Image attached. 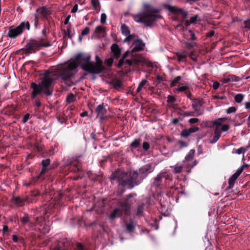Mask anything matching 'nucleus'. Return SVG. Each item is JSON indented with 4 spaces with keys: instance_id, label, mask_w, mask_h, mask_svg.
I'll return each mask as SVG.
<instances>
[{
    "instance_id": "7",
    "label": "nucleus",
    "mask_w": 250,
    "mask_h": 250,
    "mask_svg": "<svg viewBox=\"0 0 250 250\" xmlns=\"http://www.w3.org/2000/svg\"><path fill=\"white\" fill-rule=\"evenodd\" d=\"M171 181V177L167 172H162L154 178L152 185L153 187L161 188L164 186H169Z\"/></svg>"
},
{
    "instance_id": "27",
    "label": "nucleus",
    "mask_w": 250,
    "mask_h": 250,
    "mask_svg": "<svg viewBox=\"0 0 250 250\" xmlns=\"http://www.w3.org/2000/svg\"><path fill=\"white\" fill-rule=\"evenodd\" d=\"M195 152V151L194 149H191L189 151L188 154L185 157L186 160H187V161H190V160H191L192 159L193 156H194Z\"/></svg>"
},
{
    "instance_id": "26",
    "label": "nucleus",
    "mask_w": 250,
    "mask_h": 250,
    "mask_svg": "<svg viewBox=\"0 0 250 250\" xmlns=\"http://www.w3.org/2000/svg\"><path fill=\"white\" fill-rule=\"evenodd\" d=\"M121 29L123 34L125 36H127L130 34V31L128 27L125 24L122 25Z\"/></svg>"
},
{
    "instance_id": "39",
    "label": "nucleus",
    "mask_w": 250,
    "mask_h": 250,
    "mask_svg": "<svg viewBox=\"0 0 250 250\" xmlns=\"http://www.w3.org/2000/svg\"><path fill=\"white\" fill-rule=\"evenodd\" d=\"M73 250H88L87 249L84 248L81 243H77L76 244V248L73 249Z\"/></svg>"
},
{
    "instance_id": "9",
    "label": "nucleus",
    "mask_w": 250,
    "mask_h": 250,
    "mask_svg": "<svg viewBox=\"0 0 250 250\" xmlns=\"http://www.w3.org/2000/svg\"><path fill=\"white\" fill-rule=\"evenodd\" d=\"M25 28L28 30L30 29V24L28 21L22 22L16 28L10 27L9 29L8 36L10 38H16L23 32Z\"/></svg>"
},
{
    "instance_id": "51",
    "label": "nucleus",
    "mask_w": 250,
    "mask_h": 250,
    "mask_svg": "<svg viewBox=\"0 0 250 250\" xmlns=\"http://www.w3.org/2000/svg\"><path fill=\"white\" fill-rule=\"evenodd\" d=\"M65 35L70 39L72 38V35L70 34V27L68 26L67 27L66 31H65Z\"/></svg>"
},
{
    "instance_id": "1",
    "label": "nucleus",
    "mask_w": 250,
    "mask_h": 250,
    "mask_svg": "<svg viewBox=\"0 0 250 250\" xmlns=\"http://www.w3.org/2000/svg\"><path fill=\"white\" fill-rule=\"evenodd\" d=\"M67 67L64 66L62 68L54 66L48 70L45 71L42 75L41 82L37 84L32 83L31 87L33 89L31 93V99H35V108L36 111H38V108L42 104L40 99L37 98V96L41 93L47 96H51L52 94V87L55 83L56 80L60 79L61 82L65 87H70L72 83L69 80V78L72 75L71 71L67 70Z\"/></svg>"
},
{
    "instance_id": "16",
    "label": "nucleus",
    "mask_w": 250,
    "mask_h": 250,
    "mask_svg": "<svg viewBox=\"0 0 250 250\" xmlns=\"http://www.w3.org/2000/svg\"><path fill=\"white\" fill-rule=\"evenodd\" d=\"M221 135L220 128H219L218 127L215 128L212 139L209 140V143L212 144H215L220 138Z\"/></svg>"
},
{
    "instance_id": "12",
    "label": "nucleus",
    "mask_w": 250,
    "mask_h": 250,
    "mask_svg": "<svg viewBox=\"0 0 250 250\" xmlns=\"http://www.w3.org/2000/svg\"><path fill=\"white\" fill-rule=\"evenodd\" d=\"M51 14L50 10L46 7H39L36 10L35 17L36 19L43 18L47 19L48 16Z\"/></svg>"
},
{
    "instance_id": "57",
    "label": "nucleus",
    "mask_w": 250,
    "mask_h": 250,
    "mask_svg": "<svg viewBox=\"0 0 250 250\" xmlns=\"http://www.w3.org/2000/svg\"><path fill=\"white\" fill-rule=\"evenodd\" d=\"M245 27L250 28V18L244 21Z\"/></svg>"
},
{
    "instance_id": "47",
    "label": "nucleus",
    "mask_w": 250,
    "mask_h": 250,
    "mask_svg": "<svg viewBox=\"0 0 250 250\" xmlns=\"http://www.w3.org/2000/svg\"><path fill=\"white\" fill-rule=\"evenodd\" d=\"M149 147H150V146H149V144L148 143H147L146 142H145L143 143V148L145 151H147L149 149Z\"/></svg>"
},
{
    "instance_id": "28",
    "label": "nucleus",
    "mask_w": 250,
    "mask_h": 250,
    "mask_svg": "<svg viewBox=\"0 0 250 250\" xmlns=\"http://www.w3.org/2000/svg\"><path fill=\"white\" fill-rule=\"evenodd\" d=\"M247 151V149L243 147H241L238 149H233L232 150V153H235L237 154H240L241 153L244 154Z\"/></svg>"
},
{
    "instance_id": "48",
    "label": "nucleus",
    "mask_w": 250,
    "mask_h": 250,
    "mask_svg": "<svg viewBox=\"0 0 250 250\" xmlns=\"http://www.w3.org/2000/svg\"><path fill=\"white\" fill-rule=\"evenodd\" d=\"M113 62V59L112 58H108L105 61L106 65L108 66H111Z\"/></svg>"
},
{
    "instance_id": "21",
    "label": "nucleus",
    "mask_w": 250,
    "mask_h": 250,
    "mask_svg": "<svg viewBox=\"0 0 250 250\" xmlns=\"http://www.w3.org/2000/svg\"><path fill=\"white\" fill-rule=\"evenodd\" d=\"M141 140L140 139H136L130 144V147L134 149H136L140 146Z\"/></svg>"
},
{
    "instance_id": "37",
    "label": "nucleus",
    "mask_w": 250,
    "mask_h": 250,
    "mask_svg": "<svg viewBox=\"0 0 250 250\" xmlns=\"http://www.w3.org/2000/svg\"><path fill=\"white\" fill-rule=\"evenodd\" d=\"M249 167V165L246 164H244L243 166H242L241 167L238 168L237 170H236V172L239 173L240 175L241 173L243 172V171L245 169Z\"/></svg>"
},
{
    "instance_id": "5",
    "label": "nucleus",
    "mask_w": 250,
    "mask_h": 250,
    "mask_svg": "<svg viewBox=\"0 0 250 250\" xmlns=\"http://www.w3.org/2000/svg\"><path fill=\"white\" fill-rule=\"evenodd\" d=\"M158 12L157 9L154 8L149 4L145 3L144 4L143 11L133 16V19L137 22L143 23L146 26H151L158 18L156 15Z\"/></svg>"
},
{
    "instance_id": "2",
    "label": "nucleus",
    "mask_w": 250,
    "mask_h": 250,
    "mask_svg": "<svg viewBox=\"0 0 250 250\" xmlns=\"http://www.w3.org/2000/svg\"><path fill=\"white\" fill-rule=\"evenodd\" d=\"M91 57L89 54L79 53L75 57L74 59L67 63L63 65L57 66L58 68H62L66 66L67 70H70L72 75L69 78V80L72 83V85L74 83L72 80L75 73L76 70L78 65L81 68L87 72L92 74H97L103 72L104 67L103 65V62L98 55L95 56V62L90 61Z\"/></svg>"
},
{
    "instance_id": "29",
    "label": "nucleus",
    "mask_w": 250,
    "mask_h": 250,
    "mask_svg": "<svg viewBox=\"0 0 250 250\" xmlns=\"http://www.w3.org/2000/svg\"><path fill=\"white\" fill-rule=\"evenodd\" d=\"M21 221L23 225H25L27 223H29L31 225L32 224L29 219V217L27 214H25L22 217L21 219Z\"/></svg>"
},
{
    "instance_id": "11",
    "label": "nucleus",
    "mask_w": 250,
    "mask_h": 250,
    "mask_svg": "<svg viewBox=\"0 0 250 250\" xmlns=\"http://www.w3.org/2000/svg\"><path fill=\"white\" fill-rule=\"evenodd\" d=\"M73 247V245L71 240L66 238L60 242L54 250H72Z\"/></svg>"
},
{
    "instance_id": "60",
    "label": "nucleus",
    "mask_w": 250,
    "mask_h": 250,
    "mask_svg": "<svg viewBox=\"0 0 250 250\" xmlns=\"http://www.w3.org/2000/svg\"><path fill=\"white\" fill-rule=\"evenodd\" d=\"M167 102L168 103H173L175 101V99L174 97L169 95L167 97Z\"/></svg>"
},
{
    "instance_id": "19",
    "label": "nucleus",
    "mask_w": 250,
    "mask_h": 250,
    "mask_svg": "<svg viewBox=\"0 0 250 250\" xmlns=\"http://www.w3.org/2000/svg\"><path fill=\"white\" fill-rule=\"evenodd\" d=\"M177 60L179 62H186L187 57V53L185 52H177L176 54Z\"/></svg>"
},
{
    "instance_id": "63",
    "label": "nucleus",
    "mask_w": 250,
    "mask_h": 250,
    "mask_svg": "<svg viewBox=\"0 0 250 250\" xmlns=\"http://www.w3.org/2000/svg\"><path fill=\"white\" fill-rule=\"evenodd\" d=\"M78 5H77V4H75V5L73 6V8L72 9V10H71V12H72V13H75V12H77V11L78 10Z\"/></svg>"
},
{
    "instance_id": "30",
    "label": "nucleus",
    "mask_w": 250,
    "mask_h": 250,
    "mask_svg": "<svg viewBox=\"0 0 250 250\" xmlns=\"http://www.w3.org/2000/svg\"><path fill=\"white\" fill-rule=\"evenodd\" d=\"M147 81L146 80H143L139 83L138 87L137 88L136 91L140 92L144 86L146 84Z\"/></svg>"
},
{
    "instance_id": "35",
    "label": "nucleus",
    "mask_w": 250,
    "mask_h": 250,
    "mask_svg": "<svg viewBox=\"0 0 250 250\" xmlns=\"http://www.w3.org/2000/svg\"><path fill=\"white\" fill-rule=\"evenodd\" d=\"M99 0H91V4L94 9H97L98 7L100 5Z\"/></svg>"
},
{
    "instance_id": "4",
    "label": "nucleus",
    "mask_w": 250,
    "mask_h": 250,
    "mask_svg": "<svg viewBox=\"0 0 250 250\" xmlns=\"http://www.w3.org/2000/svg\"><path fill=\"white\" fill-rule=\"evenodd\" d=\"M134 47L130 52L129 51H126L123 55L122 58L120 60L117 66L121 68L124 64H127L129 66L134 65H144L146 63V60L141 56L132 57L131 60H125L128 54H131L133 52L140 51L144 50L145 44L141 39L136 40L133 42ZM133 56V55H132Z\"/></svg>"
},
{
    "instance_id": "34",
    "label": "nucleus",
    "mask_w": 250,
    "mask_h": 250,
    "mask_svg": "<svg viewBox=\"0 0 250 250\" xmlns=\"http://www.w3.org/2000/svg\"><path fill=\"white\" fill-rule=\"evenodd\" d=\"M182 169V166L181 165H179L178 164H176L174 167V172L175 173H180Z\"/></svg>"
},
{
    "instance_id": "59",
    "label": "nucleus",
    "mask_w": 250,
    "mask_h": 250,
    "mask_svg": "<svg viewBox=\"0 0 250 250\" xmlns=\"http://www.w3.org/2000/svg\"><path fill=\"white\" fill-rule=\"evenodd\" d=\"M199 121L198 119L194 118H191L188 120V122L190 124H195L197 123Z\"/></svg>"
},
{
    "instance_id": "54",
    "label": "nucleus",
    "mask_w": 250,
    "mask_h": 250,
    "mask_svg": "<svg viewBox=\"0 0 250 250\" xmlns=\"http://www.w3.org/2000/svg\"><path fill=\"white\" fill-rule=\"evenodd\" d=\"M197 18H198L197 15H195V16L191 17L189 19V21H190V23H195L197 20Z\"/></svg>"
},
{
    "instance_id": "44",
    "label": "nucleus",
    "mask_w": 250,
    "mask_h": 250,
    "mask_svg": "<svg viewBox=\"0 0 250 250\" xmlns=\"http://www.w3.org/2000/svg\"><path fill=\"white\" fill-rule=\"evenodd\" d=\"M126 38L125 39L124 42H128L131 41L135 37V35L134 34L130 35V34L126 36Z\"/></svg>"
},
{
    "instance_id": "25",
    "label": "nucleus",
    "mask_w": 250,
    "mask_h": 250,
    "mask_svg": "<svg viewBox=\"0 0 250 250\" xmlns=\"http://www.w3.org/2000/svg\"><path fill=\"white\" fill-rule=\"evenodd\" d=\"M181 80V77L180 76H177L175 77L173 80H172L170 82V85L171 87L175 86L178 83H180V81Z\"/></svg>"
},
{
    "instance_id": "13",
    "label": "nucleus",
    "mask_w": 250,
    "mask_h": 250,
    "mask_svg": "<svg viewBox=\"0 0 250 250\" xmlns=\"http://www.w3.org/2000/svg\"><path fill=\"white\" fill-rule=\"evenodd\" d=\"M168 9L172 13L178 15H181L183 20L185 19L187 17V12L181 8L168 5Z\"/></svg>"
},
{
    "instance_id": "53",
    "label": "nucleus",
    "mask_w": 250,
    "mask_h": 250,
    "mask_svg": "<svg viewBox=\"0 0 250 250\" xmlns=\"http://www.w3.org/2000/svg\"><path fill=\"white\" fill-rule=\"evenodd\" d=\"M188 129L190 134L192 133L196 132L199 130V128L197 127H191Z\"/></svg>"
},
{
    "instance_id": "3",
    "label": "nucleus",
    "mask_w": 250,
    "mask_h": 250,
    "mask_svg": "<svg viewBox=\"0 0 250 250\" xmlns=\"http://www.w3.org/2000/svg\"><path fill=\"white\" fill-rule=\"evenodd\" d=\"M154 169L152 164L149 163L141 167L138 171H130L126 173L121 170H117L112 173L110 179L116 180L119 185L131 189L141 184Z\"/></svg>"
},
{
    "instance_id": "20",
    "label": "nucleus",
    "mask_w": 250,
    "mask_h": 250,
    "mask_svg": "<svg viewBox=\"0 0 250 250\" xmlns=\"http://www.w3.org/2000/svg\"><path fill=\"white\" fill-rule=\"evenodd\" d=\"M227 120V118H218L213 123V125H215V128L218 127L220 128V126L222 125V123L225 122Z\"/></svg>"
},
{
    "instance_id": "49",
    "label": "nucleus",
    "mask_w": 250,
    "mask_h": 250,
    "mask_svg": "<svg viewBox=\"0 0 250 250\" xmlns=\"http://www.w3.org/2000/svg\"><path fill=\"white\" fill-rule=\"evenodd\" d=\"M89 32V28L88 27H85L82 32V36H84L87 35Z\"/></svg>"
},
{
    "instance_id": "42",
    "label": "nucleus",
    "mask_w": 250,
    "mask_h": 250,
    "mask_svg": "<svg viewBox=\"0 0 250 250\" xmlns=\"http://www.w3.org/2000/svg\"><path fill=\"white\" fill-rule=\"evenodd\" d=\"M236 108L235 107L231 106V107L228 108L226 110V112L227 114H230V113L235 112L236 111Z\"/></svg>"
},
{
    "instance_id": "43",
    "label": "nucleus",
    "mask_w": 250,
    "mask_h": 250,
    "mask_svg": "<svg viewBox=\"0 0 250 250\" xmlns=\"http://www.w3.org/2000/svg\"><path fill=\"white\" fill-rule=\"evenodd\" d=\"M50 163V160L49 159L43 160L42 162V167H47Z\"/></svg>"
},
{
    "instance_id": "38",
    "label": "nucleus",
    "mask_w": 250,
    "mask_h": 250,
    "mask_svg": "<svg viewBox=\"0 0 250 250\" xmlns=\"http://www.w3.org/2000/svg\"><path fill=\"white\" fill-rule=\"evenodd\" d=\"M47 170V169L46 167H42L40 174H39V175L37 176V178L36 179H35L34 182H37V180L40 178V176L42 174H44L45 172H46Z\"/></svg>"
},
{
    "instance_id": "62",
    "label": "nucleus",
    "mask_w": 250,
    "mask_h": 250,
    "mask_svg": "<svg viewBox=\"0 0 250 250\" xmlns=\"http://www.w3.org/2000/svg\"><path fill=\"white\" fill-rule=\"evenodd\" d=\"M70 17H71L70 15H68L67 16V17L65 18L64 21V24L67 25L69 23V21Z\"/></svg>"
},
{
    "instance_id": "8",
    "label": "nucleus",
    "mask_w": 250,
    "mask_h": 250,
    "mask_svg": "<svg viewBox=\"0 0 250 250\" xmlns=\"http://www.w3.org/2000/svg\"><path fill=\"white\" fill-rule=\"evenodd\" d=\"M130 210V205L128 202V199L120 203V208H116L111 213L109 218L111 220L119 217L122 213L128 214Z\"/></svg>"
},
{
    "instance_id": "23",
    "label": "nucleus",
    "mask_w": 250,
    "mask_h": 250,
    "mask_svg": "<svg viewBox=\"0 0 250 250\" xmlns=\"http://www.w3.org/2000/svg\"><path fill=\"white\" fill-rule=\"evenodd\" d=\"M76 100V97L73 93L68 94L66 97V102L67 104L74 102Z\"/></svg>"
},
{
    "instance_id": "46",
    "label": "nucleus",
    "mask_w": 250,
    "mask_h": 250,
    "mask_svg": "<svg viewBox=\"0 0 250 250\" xmlns=\"http://www.w3.org/2000/svg\"><path fill=\"white\" fill-rule=\"evenodd\" d=\"M230 77L231 78V81L238 82L242 80L241 78L234 75L230 76Z\"/></svg>"
},
{
    "instance_id": "32",
    "label": "nucleus",
    "mask_w": 250,
    "mask_h": 250,
    "mask_svg": "<svg viewBox=\"0 0 250 250\" xmlns=\"http://www.w3.org/2000/svg\"><path fill=\"white\" fill-rule=\"evenodd\" d=\"M105 32V28L102 27L101 26H98L95 28V34H101Z\"/></svg>"
},
{
    "instance_id": "45",
    "label": "nucleus",
    "mask_w": 250,
    "mask_h": 250,
    "mask_svg": "<svg viewBox=\"0 0 250 250\" xmlns=\"http://www.w3.org/2000/svg\"><path fill=\"white\" fill-rule=\"evenodd\" d=\"M229 125H222L221 128L220 127L221 133L222 132V131L225 132V131H228L229 129Z\"/></svg>"
},
{
    "instance_id": "58",
    "label": "nucleus",
    "mask_w": 250,
    "mask_h": 250,
    "mask_svg": "<svg viewBox=\"0 0 250 250\" xmlns=\"http://www.w3.org/2000/svg\"><path fill=\"white\" fill-rule=\"evenodd\" d=\"M195 45V43L194 42H187L186 43V47L188 49H190L192 47H193Z\"/></svg>"
},
{
    "instance_id": "15",
    "label": "nucleus",
    "mask_w": 250,
    "mask_h": 250,
    "mask_svg": "<svg viewBox=\"0 0 250 250\" xmlns=\"http://www.w3.org/2000/svg\"><path fill=\"white\" fill-rule=\"evenodd\" d=\"M25 201H28L29 202H32V200H30L29 198H26L24 199H21L19 197H15L12 199V202L19 207H21L24 205Z\"/></svg>"
},
{
    "instance_id": "17",
    "label": "nucleus",
    "mask_w": 250,
    "mask_h": 250,
    "mask_svg": "<svg viewBox=\"0 0 250 250\" xmlns=\"http://www.w3.org/2000/svg\"><path fill=\"white\" fill-rule=\"evenodd\" d=\"M95 112L100 118L103 119L106 113V110L103 104L99 105L95 109Z\"/></svg>"
},
{
    "instance_id": "40",
    "label": "nucleus",
    "mask_w": 250,
    "mask_h": 250,
    "mask_svg": "<svg viewBox=\"0 0 250 250\" xmlns=\"http://www.w3.org/2000/svg\"><path fill=\"white\" fill-rule=\"evenodd\" d=\"M190 135L188 129H184L181 133V135L184 137H187Z\"/></svg>"
},
{
    "instance_id": "36",
    "label": "nucleus",
    "mask_w": 250,
    "mask_h": 250,
    "mask_svg": "<svg viewBox=\"0 0 250 250\" xmlns=\"http://www.w3.org/2000/svg\"><path fill=\"white\" fill-rule=\"evenodd\" d=\"M134 229V226L133 224V223H130L127 224L126 226V231L128 232H132Z\"/></svg>"
},
{
    "instance_id": "64",
    "label": "nucleus",
    "mask_w": 250,
    "mask_h": 250,
    "mask_svg": "<svg viewBox=\"0 0 250 250\" xmlns=\"http://www.w3.org/2000/svg\"><path fill=\"white\" fill-rule=\"evenodd\" d=\"M80 166L78 165H76V166H75V167H74V169H73V170L74 171V172H78L80 171Z\"/></svg>"
},
{
    "instance_id": "61",
    "label": "nucleus",
    "mask_w": 250,
    "mask_h": 250,
    "mask_svg": "<svg viewBox=\"0 0 250 250\" xmlns=\"http://www.w3.org/2000/svg\"><path fill=\"white\" fill-rule=\"evenodd\" d=\"M219 85H220V84L218 82H215L213 83L212 87L214 89L216 90L219 88Z\"/></svg>"
},
{
    "instance_id": "10",
    "label": "nucleus",
    "mask_w": 250,
    "mask_h": 250,
    "mask_svg": "<svg viewBox=\"0 0 250 250\" xmlns=\"http://www.w3.org/2000/svg\"><path fill=\"white\" fill-rule=\"evenodd\" d=\"M204 102L201 99H196L192 100V107L197 116H200L204 113L203 104Z\"/></svg>"
},
{
    "instance_id": "22",
    "label": "nucleus",
    "mask_w": 250,
    "mask_h": 250,
    "mask_svg": "<svg viewBox=\"0 0 250 250\" xmlns=\"http://www.w3.org/2000/svg\"><path fill=\"white\" fill-rule=\"evenodd\" d=\"M110 84L115 89H118L121 87L122 85L121 81L118 79L113 80Z\"/></svg>"
},
{
    "instance_id": "24",
    "label": "nucleus",
    "mask_w": 250,
    "mask_h": 250,
    "mask_svg": "<svg viewBox=\"0 0 250 250\" xmlns=\"http://www.w3.org/2000/svg\"><path fill=\"white\" fill-rule=\"evenodd\" d=\"M189 90V87L188 84L186 85L181 86L174 90V91L176 92H184L186 93Z\"/></svg>"
},
{
    "instance_id": "33",
    "label": "nucleus",
    "mask_w": 250,
    "mask_h": 250,
    "mask_svg": "<svg viewBox=\"0 0 250 250\" xmlns=\"http://www.w3.org/2000/svg\"><path fill=\"white\" fill-rule=\"evenodd\" d=\"M144 207H145L144 205H141L138 207L137 210V215H138L139 216H141L143 215Z\"/></svg>"
},
{
    "instance_id": "31",
    "label": "nucleus",
    "mask_w": 250,
    "mask_h": 250,
    "mask_svg": "<svg viewBox=\"0 0 250 250\" xmlns=\"http://www.w3.org/2000/svg\"><path fill=\"white\" fill-rule=\"evenodd\" d=\"M244 96L242 94H237L235 96L234 100L236 103H240L244 99Z\"/></svg>"
},
{
    "instance_id": "56",
    "label": "nucleus",
    "mask_w": 250,
    "mask_h": 250,
    "mask_svg": "<svg viewBox=\"0 0 250 250\" xmlns=\"http://www.w3.org/2000/svg\"><path fill=\"white\" fill-rule=\"evenodd\" d=\"M30 118V115L29 114H25L22 119V122L23 124H25L27 122Z\"/></svg>"
},
{
    "instance_id": "55",
    "label": "nucleus",
    "mask_w": 250,
    "mask_h": 250,
    "mask_svg": "<svg viewBox=\"0 0 250 250\" xmlns=\"http://www.w3.org/2000/svg\"><path fill=\"white\" fill-rule=\"evenodd\" d=\"M178 144L181 147H184L188 146V144L183 141H179Z\"/></svg>"
},
{
    "instance_id": "50",
    "label": "nucleus",
    "mask_w": 250,
    "mask_h": 250,
    "mask_svg": "<svg viewBox=\"0 0 250 250\" xmlns=\"http://www.w3.org/2000/svg\"><path fill=\"white\" fill-rule=\"evenodd\" d=\"M221 81L223 83H227L231 81V78L230 77V76H229L227 78H224L222 79Z\"/></svg>"
},
{
    "instance_id": "52",
    "label": "nucleus",
    "mask_w": 250,
    "mask_h": 250,
    "mask_svg": "<svg viewBox=\"0 0 250 250\" xmlns=\"http://www.w3.org/2000/svg\"><path fill=\"white\" fill-rule=\"evenodd\" d=\"M190 58L194 61H197V58L195 53L194 52H191L189 55Z\"/></svg>"
},
{
    "instance_id": "41",
    "label": "nucleus",
    "mask_w": 250,
    "mask_h": 250,
    "mask_svg": "<svg viewBox=\"0 0 250 250\" xmlns=\"http://www.w3.org/2000/svg\"><path fill=\"white\" fill-rule=\"evenodd\" d=\"M106 20V15L105 13H102L101 15L100 22L102 24H105Z\"/></svg>"
},
{
    "instance_id": "6",
    "label": "nucleus",
    "mask_w": 250,
    "mask_h": 250,
    "mask_svg": "<svg viewBox=\"0 0 250 250\" xmlns=\"http://www.w3.org/2000/svg\"><path fill=\"white\" fill-rule=\"evenodd\" d=\"M51 45L50 42H44L42 40H31L28 42L25 46V52L31 54L36 52L39 50L41 47H48Z\"/></svg>"
},
{
    "instance_id": "18",
    "label": "nucleus",
    "mask_w": 250,
    "mask_h": 250,
    "mask_svg": "<svg viewBox=\"0 0 250 250\" xmlns=\"http://www.w3.org/2000/svg\"><path fill=\"white\" fill-rule=\"evenodd\" d=\"M240 174L238 173L236 171L229 179L228 183H229V188H232L234 185L235 182L238 177L239 176Z\"/></svg>"
},
{
    "instance_id": "14",
    "label": "nucleus",
    "mask_w": 250,
    "mask_h": 250,
    "mask_svg": "<svg viewBox=\"0 0 250 250\" xmlns=\"http://www.w3.org/2000/svg\"><path fill=\"white\" fill-rule=\"evenodd\" d=\"M111 50L113 58L115 59H118L121 56V48L119 47L118 44L114 43L111 46Z\"/></svg>"
}]
</instances>
